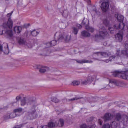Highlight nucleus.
Returning a JSON list of instances; mask_svg holds the SVG:
<instances>
[{
	"label": "nucleus",
	"instance_id": "1",
	"mask_svg": "<svg viewBox=\"0 0 128 128\" xmlns=\"http://www.w3.org/2000/svg\"><path fill=\"white\" fill-rule=\"evenodd\" d=\"M36 100L34 97L29 96L24 97L21 101V105L24 106L26 103L28 104L34 105L36 104Z\"/></svg>",
	"mask_w": 128,
	"mask_h": 128
},
{
	"label": "nucleus",
	"instance_id": "2",
	"mask_svg": "<svg viewBox=\"0 0 128 128\" xmlns=\"http://www.w3.org/2000/svg\"><path fill=\"white\" fill-rule=\"evenodd\" d=\"M115 16L116 17L118 20L120 22L115 25L114 26V28L116 29H121L122 30L125 26L124 23L122 22L124 19V16L120 14H116Z\"/></svg>",
	"mask_w": 128,
	"mask_h": 128
},
{
	"label": "nucleus",
	"instance_id": "3",
	"mask_svg": "<svg viewBox=\"0 0 128 128\" xmlns=\"http://www.w3.org/2000/svg\"><path fill=\"white\" fill-rule=\"evenodd\" d=\"M38 115V114L35 109V106H33L31 109L27 113L26 117L28 119H32L36 118Z\"/></svg>",
	"mask_w": 128,
	"mask_h": 128
},
{
	"label": "nucleus",
	"instance_id": "4",
	"mask_svg": "<svg viewBox=\"0 0 128 128\" xmlns=\"http://www.w3.org/2000/svg\"><path fill=\"white\" fill-rule=\"evenodd\" d=\"M115 86H120L121 87H128V84L125 83L123 82L114 79L110 80L109 86L110 87H113V85Z\"/></svg>",
	"mask_w": 128,
	"mask_h": 128
},
{
	"label": "nucleus",
	"instance_id": "5",
	"mask_svg": "<svg viewBox=\"0 0 128 128\" xmlns=\"http://www.w3.org/2000/svg\"><path fill=\"white\" fill-rule=\"evenodd\" d=\"M13 22L11 19L10 17L9 18L7 23L4 22L2 25L0 26V29L4 28L5 30H11L10 29L13 26Z\"/></svg>",
	"mask_w": 128,
	"mask_h": 128
},
{
	"label": "nucleus",
	"instance_id": "6",
	"mask_svg": "<svg viewBox=\"0 0 128 128\" xmlns=\"http://www.w3.org/2000/svg\"><path fill=\"white\" fill-rule=\"evenodd\" d=\"M63 35L64 33L60 32H57L55 34L54 36H56V35H58V41L59 42H61L64 40ZM70 36L67 35L64 40L66 42H67L70 41Z\"/></svg>",
	"mask_w": 128,
	"mask_h": 128
},
{
	"label": "nucleus",
	"instance_id": "7",
	"mask_svg": "<svg viewBox=\"0 0 128 128\" xmlns=\"http://www.w3.org/2000/svg\"><path fill=\"white\" fill-rule=\"evenodd\" d=\"M115 120L118 121L121 120L125 124V122H127L128 120V116L125 115H122L118 113L116 114L115 116Z\"/></svg>",
	"mask_w": 128,
	"mask_h": 128
},
{
	"label": "nucleus",
	"instance_id": "8",
	"mask_svg": "<svg viewBox=\"0 0 128 128\" xmlns=\"http://www.w3.org/2000/svg\"><path fill=\"white\" fill-rule=\"evenodd\" d=\"M119 74H120V76L122 78L125 80L128 79V71L125 72L122 74H120V73L119 71H116L114 73L113 75L114 76L116 77Z\"/></svg>",
	"mask_w": 128,
	"mask_h": 128
},
{
	"label": "nucleus",
	"instance_id": "9",
	"mask_svg": "<svg viewBox=\"0 0 128 128\" xmlns=\"http://www.w3.org/2000/svg\"><path fill=\"white\" fill-rule=\"evenodd\" d=\"M100 36L102 37H105L108 34L104 26L100 27L99 28Z\"/></svg>",
	"mask_w": 128,
	"mask_h": 128
},
{
	"label": "nucleus",
	"instance_id": "10",
	"mask_svg": "<svg viewBox=\"0 0 128 128\" xmlns=\"http://www.w3.org/2000/svg\"><path fill=\"white\" fill-rule=\"evenodd\" d=\"M115 36V38L116 40L118 42H121L122 41L123 34V29H122Z\"/></svg>",
	"mask_w": 128,
	"mask_h": 128
},
{
	"label": "nucleus",
	"instance_id": "11",
	"mask_svg": "<svg viewBox=\"0 0 128 128\" xmlns=\"http://www.w3.org/2000/svg\"><path fill=\"white\" fill-rule=\"evenodd\" d=\"M108 7L109 5L107 2H103L101 5V8L102 10L104 12H106Z\"/></svg>",
	"mask_w": 128,
	"mask_h": 128
},
{
	"label": "nucleus",
	"instance_id": "12",
	"mask_svg": "<svg viewBox=\"0 0 128 128\" xmlns=\"http://www.w3.org/2000/svg\"><path fill=\"white\" fill-rule=\"evenodd\" d=\"M96 54H98V56H101L103 57H108L109 56V54L107 52H97L95 53Z\"/></svg>",
	"mask_w": 128,
	"mask_h": 128
},
{
	"label": "nucleus",
	"instance_id": "13",
	"mask_svg": "<svg viewBox=\"0 0 128 128\" xmlns=\"http://www.w3.org/2000/svg\"><path fill=\"white\" fill-rule=\"evenodd\" d=\"M113 115L110 113H106L104 116V119L105 121L110 120L111 118H112Z\"/></svg>",
	"mask_w": 128,
	"mask_h": 128
},
{
	"label": "nucleus",
	"instance_id": "14",
	"mask_svg": "<svg viewBox=\"0 0 128 128\" xmlns=\"http://www.w3.org/2000/svg\"><path fill=\"white\" fill-rule=\"evenodd\" d=\"M76 62L80 64H82L85 63H92L93 62V61L91 60H75Z\"/></svg>",
	"mask_w": 128,
	"mask_h": 128
},
{
	"label": "nucleus",
	"instance_id": "15",
	"mask_svg": "<svg viewBox=\"0 0 128 128\" xmlns=\"http://www.w3.org/2000/svg\"><path fill=\"white\" fill-rule=\"evenodd\" d=\"M48 126H47L48 128H54L55 127L58 126L57 123L56 122H51L48 123Z\"/></svg>",
	"mask_w": 128,
	"mask_h": 128
},
{
	"label": "nucleus",
	"instance_id": "16",
	"mask_svg": "<svg viewBox=\"0 0 128 128\" xmlns=\"http://www.w3.org/2000/svg\"><path fill=\"white\" fill-rule=\"evenodd\" d=\"M22 30V28L20 26H16L14 28V30L16 33H19Z\"/></svg>",
	"mask_w": 128,
	"mask_h": 128
},
{
	"label": "nucleus",
	"instance_id": "17",
	"mask_svg": "<svg viewBox=\"0 0 128 128\" xmlns=\"http://www.w3.org/2000/svg\"><path fill=\"white\" fill-rule=\"evenodd\" d=\"M81 34L82 36L85 37H89L90 36V33L85 30L82 31L81 32Z\"/></svg>",
	"mask_w": 128,
	"mask_h": 128
},
{
	"label": "nucleus",
	"instance_id": "18",
	"mask_svg": "<svg viewBox=\"0 0 128 128\" xmlns=\"http://www.w3.org/2000/svg\"><path fill=\"white\" fill-rule=\"evenodd\" d=\"M82 97H78V96H76L74 98H73L71 99H66V100L67 102H71L73 100H79L80 99L82 98Z\"/></svg>",
	"mask_w": 128,
	"mask_h": 128
},
{
	"label": "nucleus",
	"instance_id": "19",
	"mask_svg": "<svg viewBox=\"0 0 128 128\" xmlns=\"http://www.w3.org/2000/svg\"><path fill=\"white\" fill-rule=\"evenodd\" d=\"M23 111V109L21 108H19L14 110V112L16 114H20H20Z\"/></svg>",
	"mask_w": 128,
	"mask_h": 128
},
{
	"label": "nucleus",
	"instance_id": "20",
	"mask_svg": "<svg viewBox=\"0 0 128 128\" xmlns=\"http://www.w3.org/2000/svg\"><path fill=\"white\" fill-rule=\"evenodd\" d=\"M48 69V68L46 66H41L39 69V72L41 73H44Z\"/></svg>",
	"mask_w": 128,
	"mask_h": 128
},
{
	"label": "nucleus",
	"instance_id": "21",
	"mask_svg": "<svg viewBox=\"0 0 128 128\" xmlns=\"http://www.w3.org/2000/svg\"><path fill=\"white\" fill-rule=\"evenodd\" d=\"M4 44L6 45L7 46V48H6V50H7V52H6L5 51H4L3 50H2V46L0 44V52H4L6 54H8L9 52V51L8 50V46L7 44Z\"/></svg>",
	"mask_w": 128,
	"mask_h": 128
},
{
	"label": "nucleus",
	"instance_id": "22",
	"mask_svg": "<svg viewBox=\"0 0 128 128\" xmlns=\"http://www.w3.org/2000/svg\"><path fill=\"white\" fill-rule=\"evenodd\" d=\"M64 120L62 118L60 119L59 120L58 124V126L60 127H62L64 125Z\"/></svg>",
	"mask_w": 128,
	"mask_h": 128
},
{
	"label": "nucleus",
	"instance_id": "23",
	"mask_svg": "<svg viewBox=\"0 0 128 128\" xmlns=\"http://www.w3.org/2000/svg\"><path fill=\"white\" fill-rule=\"evenodd\" d=\"M20 115V114H16L14 112L10 114H9L10 118H14L16 116H18Z\"/></svg>",
	"mask_w": 128,
	"mask_h": 128
},
{
	"label": "nucleus",
	"instance_id": "24",
	"mask_svg": "<svg viewBox=\"0 0 128 128\" xmlns=\"http://www.w3.org/2000/svg\"><path fill=\"white\" fill-rule=\"evenodd\" d=\"M85 28L87 30L92 32H93L94 30V28L92 27L86 26Z\"/></svg>",
	"mask_w": 128,
	"mask_h": 128
},
{
	"label": "nucleus",
	"instance_id": "25",
	"mask_svg": "<svg viewBox=\"0 0 128 128\" xmlns=\"http://www.w3.org/2000/svg\"><path fill=\"white\" fill-rule=\"evenodd\" d=\"M103 23L106 26H108L110 25L109 21L106 19H105L104 20Z\"/></svg>",
	"mask_w": 128,
	"mask_h": 128
},
{
	"label": "nucleus",
	"instance_id": "26",
	"mask_svg": "<svg viewBox=\"0 0 128 128\" xmlns=\"http://www.w3.org/2000/svg\"><path fill=\"white\" fill-rule=\"evenodd\" d=\"M72 29L73 33L75 35L77 34L78 32V30L75 27H73Z\"/></svg>",
	"mask_w": 128,
	"mask_h": 128
},
{
	"label": "nucleus",
	"instance_id": "27",
	"mask_svg": "<svg viewBox=\"0 0 128 128\" xmlns=\"http://www.w3.org/2000/svg\"><path fill=\"white\" fill-rule=\"evenodd\" d=\"M39 33V32L34 30L31 32V34L33 36H36Z\"/></svg>",
	"mask_w": 128,
	"mask_h": 128
},
{
	"label": "nucleus",
	"instance_id": "28",
	"mask_svg": "<svg viewBox=\"0 0 128 128\" xmlns=\"http://www.w3.org/2000/svg\"><path fill=\"white\" fill-rule=\"evenodd\" d=\"M87 80L88 84H90L94 80V78L92 76H89L87 78Z\"/></svg>",
	"mask_w": 128,
	"mask_h": 128
},
{
	"label": "nucleus",
	"instance_id": "29",
	"mask_svg": "<svg viewBox=\"0 0 128 128\" xmlns=\"http://www.w3.org/2000/svg\"><path fill=\"white\" fill-rule=\"evenodd\" d=\"M118 126V124L115 122L114 121L112 122L111 127L112 128H116Z\"/></svg>",
	"mask_w": 128,
	"mask_h": 128
},
{
	"label": "nucleus",
	"instance_id": "30",
	"mask_svg": "<svg viewBox=\"0 0 128 128\" xmlns=\"http://www.w3.org/2000/svg\"><path fill=\"white\" fill-rule=\"evenodd\" d=\"M18 43L20 44H26V43L24 39L22 38H20L19 40L18 41Z\"/></svg>",
	"mask_w": 128,
	"mask_h": 128
},
{
	"label": "nucleus",
	"instance_id": "31",
	"mask_svg": "<svg viewBox=\"0 0 128 128\" xmlns=\"http://www.w3.org/2000/svg\"><path fill=\"white\" fill-rule=\"evenodd\" d=\"M3 118L4 120H6L10 118L9 114H7L4 115L3 116Z\"/></svg>",
	"mask_w": 128,
	"mask_h": 128
},
{
	"label": "nucleus",
	"instance_id": "32",
	"mask_svg": "<svg viewBox=\"0 0 128 128\" xmlns=\"http://www.w3.org/2000/svg\"><path fill=\"white\" fill-rule=\"evenodd\" d=\"M56 40H52L50 42L52 46L55 45L56 44Z\"/></svg>",
	"mask_w": 128,
	"mask_h": 128
},
{
	"label": "nucleus",
	"instance_id": "33",
	"mask_svg": "<svg viewBox=\"0 0 128 128\" xmlns=\"http://www.w3.org/2000/svg\"><path fill=\"white\" fill-rule=\"evenodd\" d=\"M52 101L55 103H57L58 102L59 100L56 98H52Z\"/></svg>",
	"mask_w": 128,
	"mask_h": 128
},
{
	"label": "nucleus",
	"instance_id": "34",
	"mask_svg": "<svg viewBox=\"0 0 128 128\" xmlns=\"http://www.w3.org/2000/svg\"><path fill=\"white\" fill-rule=\"evenodd\" d=\"M110 126L109 124H104L102 126V128H110Z\"/></svg>",
	"mask_w": 128,
	"mask_h": 128
},
{
	"label": "nucleus",
	"instance_id": "35",
	"mask_svg": "<svg viewBox=\"0 0 128 128\" xmlns=\"http://www.w3.org/2000/svg\"><path fill=\"white\" fill-rule=\"evenodd\" d=\"M72 83L74 86L78 85L80 84L79 82L77 81H74Z\"/></svg>",
	"mask_w": 128,
	"mask_h": 128
},
{
	"label": "nucleus",
	"instance_id": "36",
	"mask_svg": "<svg viewBox=\"0 0 128 128\" xmlns=\"http://www.w3.org/2000/svg\"><path fill=\"white\" fill-rule=\"evenodd\" d=\"M108 30L110 31V33L112 34L114 33V28H113L110 27L109 28Z\"/></svg>",
	"mask_w": 128,
	"mask_h": 128
},
{
	"label": "nucleus",
	"instance_id": "37",
	"mask_svg": "<svg viewBox=\"0 0 128 128\" xmlns=\"http://www.w3.org/2000/svg\"><path fill=\"white\" fill-rule=\"evenodd\" d=\"M81 83L82 84L86 85L88 84V82L87 80H85L82 81L81 82Z\"/></svg>",
	"mask_w": 128,
	"mask_h": 128
},
{
	"label": "nucleus",
	"instance_id": "38",
	"mask_svg": "<svg viewBox=\"0 0 128 128\" xmlns=\"http://www.w3.org/2000/svg\"><path fill=\"white\" fill-rule=\"evenodd\" d=\"M96 8L94 6L92 7V11L94 12L95 13H96Z\"/></svg>",
	"mask_w": 128,
	"mask_h": 128
},
{
	"label": "nucleus",
	"instance_id": "39",
	"mask_svg": "<svg viewBox=\"0 0 128 128\" xmlns=\"http://www.w3.org/2000/svg\"><path fill=\"white\" fill-rule=\"evenodd\" d=\"M24 124H22L20 125L16 126L13 128H20L24 126Z\"/></svg>",
	"mask_w": 128,
	"mask_h": 128
},
{
	"label": "nucleus",
	"instance_id": "40",
	"mask_svg": "<svg viewBox=\"0 0 128 128\" xmlns=\"http://www.w3.org/2000/svg\"><path fill=\"white\" fill-rule=\"evenodd\" d=\"M88 21V20H85V19L84 18L83 20L82 21V24L83 25H85L86 23V22Z\"/></svg>",
	"mask_w": 128,
	"mask_h": 128
},
{
	"label": "nucleus",
	"instance_id": "41",
	"mask_svg": "<svg viewBox=\"0 0 128 128\" xmlns=\"http://www.w3.org/2000/svg\"><path fill=\"white\" fill-rule=\"evenodd\" d=\"M21 95H20L17 96L16 98V100L17 101H18L21 98Z\"/></svg>",
	"mask_w": 128,
	"mask_h": 128
},
{
	"label": "nucleus",
	"instance_id": "42",
	"mask_svg": "<svg viewBox=\"0 0 128 128\" xmlns=\"http://www.w3.org/2000/svg\"><path fill=\"white\" fill-rule=\"evenodd\" d=\"M37 128H48V127L47 126H38Z\"/></svg>",
	"mask_w": 128,
	"mask_h": 128
},
{
	"label": "nucleus",
	"instance_id": "43",
	"mask_svg": "<svg viewBox=\"0 0 128 128\" xmlns=\"http://www.w3.org/2000/svg\"><path fill=\"white\" fill-rule=\"evenodd\" d=\"M91 101H89V102H90L91 104L92 103H94L95 102L94 100L95 98H91L90 99Z\"/></svg>",
	"mask_w": 128,
	"mask_h": 128
},
{
	"label": "nucleus",
	"instance_id": "44",
	"mask_svg": "<svg viewBox=\"0 0 128 128\" xmlns=\"http://www.w3.org/2000/svg\"><path fill=\"white\" fill-rule=\"evenodd\" d=\"M80 128H87V126L86 125V124H83L80 126Z\"/></svg>",
	"mask_w": 128,
	"mask_h": 128
},
{
	"label": "nucleus",
	"instance_id": "45",
	"mask_svg": "<svg viewBox=\"0 0 128 128\" xmlns=\"http://www.w3.org/2000/svg\"><path fill=\"white\" fill-rule=\"evenodd\" d=\"M46 48H48L52 46L50 42L47 43L46 44Z\"/></svg>",
	"mask_w": 128,
	"mask_h": 128
},
{
	"label": "nucleus",
	"instance_id": "46",
	"mask_svg": "<svg viewBox=\"0 0 128 128\" xmlns=\"http://www.w3.org/2000/svg\"><path fill=\"white\" fill-rule=\"evenodd\" d=\"M27 46L29 48H31L32 47V46L31 43H28L26 44Z\"/></svg>",
	"mask_w": 128,
	"mask_h": 128
},
{
	"label": "nucleus",
	"instance_id": "47",
	"mask_svg": "<svg viewBox=\"0 0 128 128\" xmlns=\"http://www.w3.org/2000/svg\"><path fill=\"white\" fill-rule=\"evenodd\" d=\"M76 26L79 29H80L82 28L81 25L79 24H76Z\"/></svg>",
	"mask_w": 128,
	"mask_h": 128
},
{
	"label": "nucleus",
	"instance_id": "48",
	"mask_svg": "<svg viewBox=\"0 0 128 128\" xmlns=\"http://www.w3.org/2000/svg\"><path fill=\"white\" fill-rule=\"evenodd\" d=\"M98 122L100 125H101L102 124V121L100 119H99L98 120Z\"/></svg>",
	"mask_w": 128,
	"mask_h": 128
},
{
	"label": "nucleus",
	"instance_id": "49",
	"mask_svg": "<svg viewBox=\"0 0 128 128\" xmlns=\"http://www.w3.org/2000/svg\"><path fill=\"white\" fill-rule=\"evenodd\" d=\"M30 26V24H26L24 25V27L26 28H27L28 27Z\"/></svg>",
	"mask_w": 128,
	"mask_h": 128
},
{
	"label": "nucleus",
	"instance_id": "50",
	"mask_svg": "<svg viewBox=\"0 0 128 128\" xmlns=\"http://www.w3.org/2000/svg\"><path fill=\"white\" fill-rule=\"evenodd\" d=\"M115 58V56H112L110 57V59L114 58Z\"/></svg>",
	"mask_w": 128,
	"mask_h": 128
},
{
	"label": "nucleus",
	"instance_id": "51",
	"mask_svg": "<svg viewBox=\"0 0 128 128\" xmlns=\"http://www.w3.org/2000/svg\"><path fill=\"white\" fill-rule=\"evenodd\" d=\"M96 126L94 124H93V125L90 126V128H94Z\"/></svg>",
	"mask_w": 128,
	"mask_h": 128
},
{
	"label": "nucleus",
	"instance_id": "52",
	"mask_svg": "<svg viewBox=\"0 0 128 128\" xmlns=\"http://www.w3.org/2000/svg\"><path fill=\"white\" fill-rule=\"evenodd\" d=\"M12 14V13H10L7 14V16L8 17L10 16Z\"/></svg>",
	"mask_w": 128,
	"mask_h": 128
},
{
	"label": "nucleus",
	"instance_id": "53",
	"mask_svg": "<svg viewBox=\"0 0 128 128\" xmlns=\"http://www.w3.org/2000/svg\"><path fill=\"white\" fill-rule=\"evenodd\" d=\"M119 53H119V51H117V52H116V54H117V55L119 56L120 55Z\"/></svg>",
	"mask_w": 128,
	"mask_h": 128
},
{
	"label": "nucleus",
	"instance_id": "54",
	"mask_svg": "<svg viewBox=\"0 0 128 128\" xmlns=\"http://www.w3.org/2000/svg\"><path fill=\"white\" fill-rule=\"evenodd\" d=\"M90 122L93 119V118L92 117H90Z\"/></svg>",
	"mask_w": 128,
	"mask_h": 128
},
{
	"label": "nucleus",
	"instance_id": "55",
	"mask_svg": "<svg viewBox=\"0 0 128 128\" xmlns=\"http://www.w3.org/2000/svg\"><path fill=\"white\" fill-rule=\"evenodd\" d=\"M110 60H106L105 62H109V61Z\"/></svg>",
	"mask_w": 128,
	"mask_h": 128
},
{
	"label": "nucleus",
	"instance_id": "56",
	"mask_svg": "<svg viewBox=\"0 0 128 128\" xmlns=\"http://www.w3.org/2000/svg\"><path fill=\"white\" fill-rule=\"evenodd\" d=\"M95 60H99V59H98L97 58H95Z\"/></svg>",
	"mask_w": 128,
	"mask_h": 128
},
{
	"label": "nucleus",
	"instance_id": "57",
	"mask_svg": "<svg viewBox=\"0 0 128 128\" xmlns=\"http://www.w3.org/2000/svg\"><path fill=\"white\" fill-rule=\"evenodd\" d=\"M63 14H62V15H63V14L64 13V11H63Z\"/></svg>",
	"mask_w": 128,
	"mask_h": 128
},
{
	"label": "nucleus",
	"instance_id": "58",
	"mask_svg": "<svg viewBox=\"0 0 128 128\" xmlns=\"http://www.w3.org/2000/svg\"><path fill=\"white\" fill-rule=\"evenodd\" d=\"M98 35H96V36H96V37H98Z\"/></svg>",
	"mask_w": 128,
	"mask_h": 128
},
{
	"label": "nucleus",
	"instance_id": "59",
	"mask_svg": "<svg viewBox=\"0 0 128 128\" xmlns=\"http://www.w3.org/2000/svg\"><path fill=\"white\" fill-rule=\"evenodd\" d=\"M65 100V99H63L62 100V101H63L64 100Z\"/></svg>",
	"mask_w": 128,
	"mask_h": 128
},
{
	"label": "nucleus",
	"instance_id": "60",
	"mask_svg": "<svg viewBox=\"0 0 128 128\" xmlns=\"http://www.w3.org/2000/svg\"><path fill=\"white\" fill-rule=\"evenodd\" d=\"M92 105V106H94V105Z\"/></svg>",
	"mask_w": 128,
	"mask_h": 128
},
{
	"label": "nucleus",
	"instance_id": "61",
	"mask_svg": "<svg viewBox=\"0 0 128 128\" xmlns=\"http://www.w3.org/2000/svg\"><path fill=\"white\" fill-rule=\"evenodd\" d=\"M30 128H33L32 127H31Z\"/></svg>",
	"mask_w": 128,
	"mask_h": 128
},
{
	"label": "nucleus",
	"instance_id": "62",
	"mask_svg": "<svg viewBox=\"0 0 128 128\" xmlns=\"http://www.w3.org/2000/svg\"><path fill=\"white\" fill-rule=\"evenodd\" d=\"M12 12H11L10 13H12Z\"/></svg>",
	"mask_w": 128,
	"mask_h": 128
}]
</instances>
